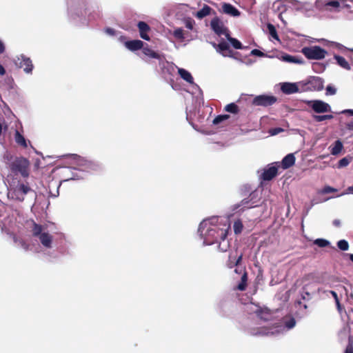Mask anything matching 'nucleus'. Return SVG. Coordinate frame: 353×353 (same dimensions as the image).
<instances>
[{
    "mask_svg": "<svg viewBox=\"0 0 353 353\" xmlns=\"http://www.w3.org/2000/svg\"><path fill=\"white\" fill-rule=\"evenodd\" d=\"M218 221L217 218H212L210 220H204L199 228L200 236L203 239V244L212 245L218 243L219 239L222 241L219 243V248L221 251L225 252L228 248V243L225 241L230 223L228 219L222 227L215 224Z\"/></svg>",
    "mask_w": 353,
    "mask_h": 353,
    "instance_id": "obj_1",
    "label": "nucleus"
},
{
    "mask_svg": "<svg viewBox=\"0 0 353 353\" xmlns=\"http://www.w3.org/2000/svg\"><path fill=\"white\" fill-rule=\"evenodd\" d=\"M31 232L41 244L46 248L50 249L53 246V236L50 234L47 225H39L34 222L31 223Z\"/></svg>",
    "mask_w": 353,
    "mask_h": 353,
    "instance_id": "obj_2",
    "label": "nucleus"
},
{
    "mask_svg": "<svg viewBox=\"0 0 353 353\" xmlns=\"http://www.w3.org/2000/svg\"><path fill=\"white\" fill-rule=\"evenodd\" d=\"M296 321L294 319L290 318L285 321V325H277L273 328H263L259 332L261 335L276 334L290 330L295 326Z\"/></svg>",
    "mask_w": 353,
    "mask_h": 353,
    "instance_id": "obj_3",
    "label": "nucleus"
},
{
    "mask_svg": "<svg viewBox=\"0 0 353 353\" xmlns=\"http://www.w3.org/2000/svg\"><path fill=\"white\" fill-rule=\"evenodd\" d=\"M301 52L307 59L315 60L323 59L327 54L326 50L317 46L305 47Z\"/></svg>",
    "mask_w": 353,
    "mask_h": 353,
    "instance_id": "obj_4",
    "label": "nucleus"
},
{
    "mask_svg": "<svg viewBox=\"0 0 353 353\" xmlns=\"http://www.w3.org/2000/svg\"><path fill=\"white\" fill-rule=\"evenodd\" d=\"M30 189L27 185L20 183L15 188H11L9 189L8 195V197L19 201H23L24 199V195L26 194Z\"/></svg>",
    "mask_w": 353,
    "mask_h": 353,
    "instance_id": "obj_5",
    "label": "nucleus"
},
{
    "mask_svg": "<svg viewBox=\"0 0 353 353\" xmlns=\"http://www.w3.org/2000/svg\"><path fill=\"white\" fill-rule=\"evenodd\" d=\"M306 103L316 113L331 112L330 105L321 100L307 101Z\"/></svg>",
    "mask_w": 353,
    "mask_h": 353,
    "instance_id": "obj_6",
    "label": "nucleus"
},
{
    "mask_svg": "<svg viewBox=\"0 0 353 353\" xmlns=\"http://www.w3.org/2000/svg\"><path fill=\"white\" fill-rule=\"evenodd\" d=\"M28 166L29 161L25 158L17 159L12 163V169L19 172L23 176L28 175Z\"/></svg>",
    "mask_w": 353,
    "mask_h": 353,
    "instance_id": "obj_7",
    "label": "nucleus"
},
{
    "mask_svg": "<svg viewBox=\"0 0 353 353\" xmlns=\"http://www.w3.org/2000/svg\"><path fill=\"white\" fill-rule=\"evenodd\" d=\"M210 26L214 32L219 36L224 35L225 37H228L229 33L228 29L218 17L212 19Z\"/></svg>",
    "mask_w": 353,
    "mask_h": 353,
    "instance_id": "obj_8",
    "label": "nucleus"
},
{
    "mask_svg": "<svg viewBox=\"0 0 353 353\" xmlns=\"http://www.w3.org/2000/svg\"><path fill=\"white\" fill-rule=\"evenodd\" d=\"M15 64L19 65L20 68H23V70L26 73H30L32 70L33 65L31 60L26 57L24 55H21L14 60Z\"/></svg>",
    "mask_w": 353,
    "mask_h": 353,
    "instance_id": "obj_9",
    "label": "nucleus"
},
{
    "mask_svg": "<svg viewBox=\"0 0 353 353\" xmlns=\"http://www.w3.org/2000/svg\"><path fill=\"white\" fill-rule=\"evenodd\" d=\"M276 101V98L268 95H259L253 100V104L255 105L268 106L273 104Z\"/></svg>",
    "mask_w": 353,
    "mask_h": 353,
    "instance_id": "obj_10",
    "label": "nucleus"
},
{
    "mask_svg": "<svg viewBox=\"0 0 353 353\" xmlns=\"http://www.w3.org/2000/svg\"><path fill=\"white\" fill-rule=\"evenodd\" d=\"M216 51L224 57H232V52L230 49L228 43L225 41H221L219 44L213 43Z\"/></svg>",
    "mask_w": 353,
    "mask_h": 353,
    "instance_id": "obj_11",
    "label": "nucleus"
},
{
    "mask_svg": "<svg viewBox=\"0 0 353 353\" xmlns=\"http://www.w3.org/2000/svg\"><path fill=\"white\" fill-rule=\"evenodd\" d=\"M250 310L254 312L256 315L265 321L269 320L271 316L270 311L266 307H260L257 305H250Z\"/></svg>",
    "mask_w": 353,
    "mask_h": 353,
    "instance_id": "obj_12",
    "label": "nucleus"
},
{
    "mask_svg": "<svg viewBox=\"0 0 353 353\" xmlns=\"http://www.w3.org/2000/svg\"><path fill=\"white\" fill-rule=\"evenodd\" d=\"M172 34L175 39L179 40L180 41H183L184 40L191 41L193 39V37L190 33L183 30L181 28H175L172 31Z\"/></svg>",
    "mask_w": 353,
    "mask_h": 353,
    "instance_id": "obj_13",
    "label": "nucleus"
},
{
    "mask_svg": "<svg viewBox=\"0 0 353 353\" xmlns=\"http://www.w3.org/2000/svg\"><path fill=\"white\" fill-rule=\"evenodd\" d=\"M167 63L170 66V68H172V70H174V68H177L179 74L183 80L190 83H194L193 77L188 70L183 68H177L175 65L172 63Z\"/></svg>",
    "mask_w": 353,
    "mask_h": 353,
    "instance_id": "obj_14",
    "label": "nucleus"
},
{
    "mask_svg": "<svg viewBox=\"0 0 353 353\" xmlns=\"http://www.w3.org/2000/svg\"><path fill=\"white\" fill-rule=\"evenodd\" d=\"M299 84L297 83H283L281 84V90L283 92L290 94L299 91Z\"/></svg>",
    "mask_w": 353,
    "mask_h": 353,
    "instance_id": "obj_15",
    "label": "nucleus"
},
{
    "mask_svg": "<svg viewBox=\"0 0 353 353\" xmlns=\"http://www.w3.org/2000/svg\"><path fill=\"white\" fill-rule=\"evenodd\" d=\"M222 12L232 17H239L240 12L232 4L228 3H222Z\"/></svg>",
    "mask_w": 353,
    "mask_h": 353,
    "instance_id": "obj_16",
    "label": "nucleus"
},
{
    "mask_svg": "<svg viewBox=\"0 0 353 353\" xmlns=\"http://www.w3.org/2000/svg\"><path fill=\"white\" fill-rule=\"evenodd\" d=\"M14 138L16 143L23 148H27L28 145H30V141L27 140L25 137L17 130L14 132Z\"/></svg>",
    "mask_w": 353,
    "mask_h": 353,
    "instance_id": "obj_17",
    "label": "nucleus"
},
{
    "mask_svg": "<svg viewBox=\"0 0 353 353\" xmlns=\"http://www.w3.org/2000/svg\"><path fill=\"white\" fill-rule=\"evenodd\" d=\"M125 47L130 51H136L143 47V42L141 40L127 41L124 42Z\"/></svg>",
    "mask_w": 353,
    "mask_h": 353,
    "instance_id": "obj_18",
    "label": "nucleus"
},
{
    "mask_svg": "<svg viewBox=\"0 0 353 353\" xmlns=\"http://www.w3.org/2000/svg\"><path fill=\"white\" fill-rule=\"evenodd\" d=\"M74 159L77 161V163L79 167H81L83 169H93L94 163L83 157L75 155L74 157Z\"/></svg>",
    "mask_w": 353,
    "mask_h": 353,
    "instance_id": "obj_19",
    "label": "nucleus"
},
{
    "mask_svg": "<svg viewBox=\"0 0 353 353\" xmlns=\"http://www.w3.org/2000/svg\"><path fill=\"white\" fill-rule=\"evenodd\" d=\"M138 28H139V32H140V37L143 39H145L146 41H149L150 39V37L148 34V32L150 30L149 26L146 23L143 22V21H140L138 23Z\"/></svg>",
    "mask_w": 353,
    "mask_h": 353,
    "instance_id": "obj_20",
    "label": "nucleus"
},
{
    "mask_svg": "<svg viewBox=\"0 0 353 353\" xmlns=\"http://www.w3.org/2000/svg\"><path fill=\"white\" fill-rule=\"evenodd\" d=\"M279 59L288 62V63H297V64H303V60L301 58H299L298 57H294L289 54H283L281 55V57H279Z\"/></svg>",
    "mask_w": 353,
    "mask_h": 353,
    "instance_id": "obj_21",
    "label": "nucleus"
},
{
    "mask_svg": "<svg viewBox=\"0 0 353 353\" xmlns=\"http://www.w3.org/2000/svg\"><path fill=\"white\" fill-rule=\"evenodd\" d=\"M324 6L327 10L340 12V0H330L325 2Z\"/></svg>",
    "mask_w": 353,
    "mask_h": 353,
    "instance_id": "obj_22",
    "label": "nucleus"
},
{
    "mask_svg": "<svg viewBox=\"0 0 353 353\" xmlns=\"http://www.w3.org/2000/svg\"><path fill=\"white\" fill-rule=\"evenodd\" d=\"M330 152L332 155L339 154L343 149V144L340 140L336 141L330 146Z\"/></svg>",
    "mask_w": 353,
    "mask_h": 353,
    "instance_id": "obj_23",
    "label": "nucleus"
},
{
    "mask_svg": "<svg viewBox=\"0 0 353 353\" xmlns=\"http://www.w3.org/2000/svg\"><path fill=\"white\" fill-rule=\"evenodd\" d=\"M277 174V168L275 166H270L265 169L263 173V179L264 180H271Z\"/></svg>",
    "mask_w": 353,
    "mask_h": 353,
    "instance_id": "obj_24",
    "label": "nucleus"
},
{
    "mask_svg": "<svg viewBox=\"0 0 353 353\" xmlns=\"http://www.w3.org/2000/svg\"><path fill=\"white\" fill-rule=\"evenodd\" d=\"M295 157L293 154H289L284 157L281 164L283 169H287L294 164Z\"/></svg>",
    "mask_w": 353,
    "mask_h": 353,
    "instance_id": "obj_25",
    "label": "nucleus"
},
{
    "mask_svg": "<svg viewBox=\"0 0 353 353\" xmlns=\"http://www.w3.org/2000/svg\"><path fill=\"white\" fill-rule=\"evenodd\" d=\"M212 11V9L210 6L205 5L199 11L194 14V16L196 18L201 19L210 15Z\"/></svg>",
    "mask_w": 353,
    "mask_h": 353,
    "instance_id": "obj_26",
    "label": "nucleus"
},
{
    "mask_svg": "<svg viewBox=\"0 0 353 353\" xmlns=\"http://www.w3.org/2000/svg\"><path fill=\"white\" fill-rule=\"evenodd\" d=\"M141 49L145 55L154 59H160V55L152 50L148 45L145 46L143 45V47Z\"/></svg>",
    "mask_w": 353,
    "mask_h": 353,
    "instance_id": "obj_27",
    "label": "nucleus"
},
{
    "mask_svg": "<svg viewBox=\"0 0 353 353\" xmlns=\"http://www.w3.org/2000/svg\"><path fill=\"white\" fill-rule=\"evenodd\" d=\"M334 59H336L337 63L342 68L346 69V70H350V66L349 65V63H347V61L343 57H341V56H339V55H335L334 56Z\"/></svg>",
    "mask_w": 353,
    "mask_h": 353,
    "instance_id": "obj_28",
    "label": "nucleus"
},
{
    "mask_svg": "<svg viewBox=\"0 0 353 353\" xmlns=\"http://www.w3.org/2000/svg\"><path fill=\"white\" fill-rule=\"evenodd\" d=\"M267 29H268V32L269 35L272 39H275L276 41H279V36L277 34L276 28H275V27L272 24L268 23L267 25Z\"/></svg>",
    "mask_w": 353,
    "mask_h": 353,
    "instance_id": "obj_29",
    "label": "nucleus"
},
{
    "mask_svg": "<svg viewBox=\"0 0 353 353\" xmlns=\"http://www.w3.org/2000/svg\"><path fill=\"white\" fill-rule=\"evenodd\" d=\"M352 161V157L350 156H347L345 157L342 158L338 163V168H345L347 167L350 162Z\"/></svg>",
    "mask_w": 353,
    "mask_h": 353,
    "instance_id": "obj_30",
    "label": "nucleus"
},
{
    "mask_svg": "<svg viewBox=\"0 0 353 353\" xmlns=\"http://www.w3.org/2000/svg\"><path fill=\"white\" fill-rule=\"evenodd\" d=\"M226 38H227L228 41L230 42L232 46L235 49H241L242 48V45H241V42L239 41H238L237 39L230 37V34H228V37H227Z\"/></svg>",
    "mask_w": 353,
    "mask_h": 353,
    "instance_id": "obj_31",
    "label": "nucleus"
},
{
    "mask_svg": "<svg viewBox=\"0 0 353 353\" xmlns=\"http://www.w3.org/2000/svg\"><path fill=\"white\" fill-rule=\"evenodd\" d=\"M185 27L190 30H194L195 21L192 19H187L184 21Z\"/></svg>",
    "mask_w": 353,
    "mask_h": 353,
    "instance_id": "obj_32",
    "label": "nucleus"
},
{
    "mask_svg": "<svg viewBox=\"0 0 353 353\" xmlns=\"http://www.w3.org/2000/svg\"><path fill=\"white\" fill-rule=\"evenodd\" d=\"M338 248L343 251H346L349 249L348 242L345 240H340L337 243Z\"/></svg>",
    "mask_w": 353,
    "mask_h": 353,
    "instance_id": "obj_33",
    "label": "nucleus"
},
{
    "mask_svg": "<svg viewBox=\"0 0 353 353\" xmlns=\"http://www.w3.org/2000/svg\"><path fill=\"white\" fill-rule=\"evenodd\" d=\"M246 281H247V274L243 272L241 277V283L239 284L238 289L240 290H244L246 287Z\"/></svg>",
    "mask_w": 353,
    "mask_h": 353,
    "instance_id": "obj_34",
    "label": "nucleus"
},
{
    "mask_svg": "<svg viewBox=\"0 0 353 353\" xmlns=\"http://www.w3.org/2000/svg\"><path fill=\"white\" fill-rule=\"evenodd\" d=\"M314 243L321 248H324L330 245V242L325 239H317L314 241Z\"/></svg>",
    "mask_w": 353,
    "mask_h": 353,
    "instance_id": "obj_35",
    "label": "nucleus"
},
{
    "mask_svg": "<svg viewBox=\"0 0 353 353\" xmlns=\"http://www.w3.org/2000/svg\"><path fill=\"white\" fill-rule=\"evenodd\" d=\"M314 118L315 121L318 122L323 121L326 119H331L333 118V116L331 114H326V115H315L314 116Z\"/></svg>",
    "mask_w": 353,
    "mask_h": 353,
    "instance_id": "obj_36",
    "label": "nucleus"
},
{
    "mask_svg": "<svg viewBox=\"0 0 353 353\" xmlns=\"http://www.w3.org/2000/svg\"><path fill=\"white\" fill-rule=\"evenodd\" d=\"M233 227L235 234H239L242 231L243 224L240 221H236L234 222Z\"/></svg>",
    "mask_w": 353,
    "mask_h": 353,
    "instance_id": "obj_37",
    "label": "nucleus"
},
{
    "mask_svg": "<svg viewBox=\"0 0 353 353\" xmlns=\"http://www.w3.org/2000/svg\"><path fill=\"white\" fill-rule=\"evenodd\" d=\"M225 110L231 113H236L237 112L238 108L234 103H230L225 107Z\"/></svg>",
    "mask_w": 353,
    "mask_h": 353,
    "instance_id": "obj_38",
    "label": "nucleus"
},
{
    "mask_svg": "<svg viewBox=\"0 0 353 353\" xmlns=\"http://www.w3.org/2000/svg\"><path fill=\"white\" fill-rule=\"evenodd\" d=\"M228 118H229V115H227V114L217 116L213 120V123L215 125L219 124L221 122L227 120Z\"/></svg>",
    "mask_w": 353,
    "mask_h": 353,
    "instance_id": "obj_39",
    "label": "nucleus"
},
{
    "mask_svg": "<svg viewBox=\"0 0 353 353\" xmlns=\"http://www.w3.org/2000/svg\"><path fill=\"white\" fill-rule=\"evenodd\" d=\"M347 2L348 0H340V11L351 8V6Z\"/></svg>",
    "mask_w": 353,
    "mask_h": 353,
    "instance_id": "obj_40",
    "label": "nucleus"
},
{
    "mask_svg": "<svg viewBox=\"0 0 353 353\" xmlns=\"http://www.w3.org/2000/svg\"><path fill=\"white\" fill-rule=\"evenodd\" d=\"M241 260V255L239 256L236 259H234V260H232V256H230V261H229V263L228 265L229 268H232L234 266L237 265V264L240 262Z\"/></svg>",
    "mask_w": 353,
    "mask_h": 353,
    "instance_id": "obj_41",
    "label": "nucleus"
},
{
    "mask_svg": "<svg viewBox=\"0 0 353 353\" xmlns=\"http://www.w3.org/2000/svg\"><path fill=\"white\" fill-rule=\"evenodd\" d=\"M337 190L336 188H334L331 186H325L321 191V192L322 194H328V193H331V192H336Z\"/></svg>",
    "mask_w": 353,
    "mask_h": 353,
    "instance_id": "obj_42",
    "label": "nucleus"
},
{
    "mask_svg": "<svg viewBox=\"0 0 353 353\" xmlns=\"http://www.w3.org/2000/svg\"><path fill=\"white\" fill-rule=\"evenodd\" d=\"M336 92V89L331 85H329L327 86L326 88V95H334L335 94Z\"/></svg>",
    "mask_w": 353,
    "mask_h": 353,
    "instance_id": "obj_43",
    "label": "nucleus"
},
{
    "mask_svg": "<svg viewBox=\"0 0 353 353\" xmlns=\"http://www.w3.org/2000/svg\"><path fill=\"white\" fill-rule=\"evenodd\" d=\"M330 293L332 294V295L333 296V297H334V300L336 301V304L338 310L341 311V304L339 303V300L337 294L334 291H331Z\"/></svg>",
    "mask_w": 353,
    "mask_h": 353,
    "instance_id": "obj_44",
    "label": "nucleus"
},
{
    "mask_svg": "<svg viewBox=\"0 0 353 353\" xmlns=\"http://www.w3.org/2000/svg\"><path fill=\"white\" fill-rule=\"evenodd\" d=\"M251 54L257 56V57H264L265 56V54L263 52H261L257 49L252 50L251 51Z\"/></svg>",
    "mask_w": 353,
    "mask_h": 353,
    "instance_id": "obj_45",
    "label": "nucleus"
},
{
    "mask_svg": "<svg viewBox=\"0 0 353 353\" xmlns=\"http://www.w3.org/2000/svg\"><path fill=\"white\" fill-rule=\"evenodd\" d=\"M281 132H283V129L278 128L270 130V133L271 134V135H276Z\"/></svg>",
    "mask_w": 353,
    "mask_h": 353,
    "instance_id": "obj_46",
    "label": "nucleus"
},
{
    "mask_svg": "<svg viewBox=\"0 0 353 353\" xmlns=\"http://www.w3.org/2000/svg\"><path fill=\"white\" fill-rule=\"evenodd\" d=\"M105 32L109 35H114L115 34V31L114 29L112 28H107L105 29Z\"/></svg>",
    "mask_w": 353,
    "mask_h": 353,
    "instance_id": "obj_47",
    "label": "nucleus"
},
{
    "mask_svg": "<svg viewBox=\"0 0 353 353\" xmlns=\"http://www.w3.org/2000/svg\"><path fill=\"white\" fill-rule=\"evenodd\" d=\"M5 50V46L3 42L0 40V54L3 53Z\"/></svg>",
    "mask_w": 353,
    "mask_h": 353,
    "instance_id": "obj_48",
    "label": "nucleus"
},
{
    "mask_svg": "<svg viewBox=\"0 0 353 353\" xmlns=\"http://www.w3.org/2000/svg\"><path fill=\"white\" fill-rule=\"evenodd\" d=\"M353 193V186H350L347 189L345 194ZM345 193H342L340 196L344 195Z\"/></svg>",
    "mask_w": 353,
    "mask_h": 353,
    "instance_id": "obj_49",
    "label": "nucleus"
},
{
    "mask_svg": "<svg viewBox=\"0 0 353 353\" xmlns=\"http://www.w3.org/2000/svg\"><path fill=\"white\" fill-rule=\"evenodd\" d=\"M345 353H353V347L349 345L345 350Z\"/></svg>",
    "mask_w": 353,
    "mask_h": 353,
    "instance_id": "obj_50",
    "label": "nucleus"
},
{
    "mask_svg": "<svg viewBox=\"0 0 353 353\" xmlns=\"http://www.w3.org/2000/svg\"><path fill=\"white\" fill-rule=\"evenodd\" d=\"M341 113H343V114L349 113V114H350L351 115L353 116V110H350V109L345 110H343L341 112Z\"/></svg>",
    "mask_w": 353,
    "mask_h": 353,
    "instance_id": "obj_51",
    "label": "nucleus"
},
{
    "mask_svg": "<svg viewBox=\"0 0 353 353\" xmlns=\"http://www.w3.org/2000/svg\"><path fill=\"white\" fill-rule=\"evenodd\" d=\"M6 73L4 68L0 64V75L3 76Z\"/></svg>",
    "mask_w": 353,
    "mask_h": 353,
    "instance_id": "obj_52",
    "label": "nucleus"
},
{
    "mask_svg": "<svg viewBox=\"0 0 353 353\" xmlns=\"http://www.w3.org/2000/svg\"><path fill=\"white\" fill-rule=\"evenodd\" d=\"M347 128L349 130H353V121H351L347 124Z\"/></svg>",
    "mask_w": 353,
    "mask_h": 353,
    "instance_id": "obj_53",
    "label": "nucleus"
},
{
    "mask_svg": "<svg viewBox=\"0 0 353 353\" xmlns=\"http://www.w3.org/2000/svg\"><path fill=\"white\" fill-rule=\"evenodd\" d=\"M334 224L336 226L339 225H340V221L339 220H334Z\"/></svg>",
    "mask_w": 353,
    "mask_h": 353,
    "instance_id": "obj_54",
    "label": "nucleus"
},
{
    "mask_svg": "<svg viewBox=\"0 0 353 353\" xmlns=\"http://www.w3.org/2000/svg\"><path fill=\"white\" fill-rule=\"evenodd\" d=\"M119 40L121 41V42H125V37L123 36H120L119 38Z\"/></svg>",
    "mask_w": 353,
    "mask_h": 353,
    "instance_id": "obj_55",
    "label": "nucleus"
},
{
    "mask_svg": "<svg viewBox=\"0 0 353 353\" xmlns=\"http://www.w3.org/2000/svg\"><path fill=\"white\" fill-rule=\"evenodd\" d=\"M343 289H344V290H345V292L346 294L347 295V294H348V292H349L348 289H347V288H345V287H344V288H343Z\"/></svg>",
    "mask_w": 353,
    "mask_h": 353,
    "instance_id": "obj_56",
    "label": "nucleus"
},
{
    "mask_svg": "<svg viewBox=\"0 0 353 353\" xmlns=\"http://www.w3.org/2000/svg\"><path fill=\"white\" fill-rule=\"evenodd\" d=\"M350 258L351 261L353 262V254H352L350 255Z\"/></svg>",
    "mask_w": 353,
    "mask_h": 353,
    "instance_id": "obj_57",
    "label": "nucleus"
},
{
    "mask_svg": "<svg viewBox=\"0 0 353 353\" xmlns=\"http://www.w3.org/2000/svg\"><path fill=\"white\" fill-rule=\"evenodd\" d=\"M1 132H2V125L0 123V134H1Z\"/></svg>",
    "mask_w": 353,
    "mask_h": 353,
    "instance_id": "obj_58",
    "label": "nucleus"
},
{
    "mask_svg": "<svg viewBox=\"0 0 353 353\" xmlns=\"http://www.w3.org/2000/svg\"><path fill=\"white\" fill-rule=\"evenodd\" d=\"M350 296L352 299H353V294H352V292L350 294Z\"/></svg>",
    "mask_w": 353,
    "mask_h": 353,
    "instance_id": "obj_59",
    "label": "nucleus"
}]
</instances>
